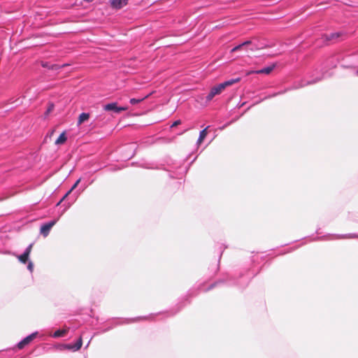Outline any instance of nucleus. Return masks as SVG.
<instances>
[{
  "label": "nucleus",
  "instance_id": "25",
  "mask_svg": "<svg viewBox=\"0 0 358 358\" xmlns=\"http://www.w3.org/2000/svg\"><path fill=\"white\" fill-rule=\"evenodd\" d=\"M357 75H358V71H357Z\"/></svg>",
  "mask_w": 358,
  "mask_h": 358
},
{
  "label": "nucleus",
  "instance_id": "23",
  "mask_svg": "<svg viewBox=\"0 0 358 358\" xmlns=\"http://www.w3.org/2000/svg\"><path fill=\"white\" fill-rule=\"evenodd\" d=\"M355 236L354 234H349L348 235V238H354Z\"/></svg>",
  "mask_w": 358,
  "mask_h": 358
},
{
  "label": "nucleus",
  "instance_id": "17",
  "mask_svg": "<svg viewBox=\"0 0 358 358\" xmlns=\"http://www.w3.org/2000/svg\"><path fill=\"white\" fill-rule=\"evenodd\" d=\"M147 97H148V95L145 96H144V97H143L141 99H134V98H132V99H131L129 100V102H130L131 104L135 105V104L141 103V101H143Z\"/></svg>",
  "mask_w": 358,
  "mask_h": 358
},
{
  "label": "nucleus",
  "instance_id": "2",
  "mask_svg": "<svg viewBox=\"0 0 358 358\" xmlns=\"http://www.w3.org/2000/svg\"><path fill=\"white\" fill-rule=\"evenodd\" d=\"M262 48L261 46L258 45L255 41H246L241 44L235 46L231 49V52H234L239 50H245L246 51H255L256 50Z\"/></svg>",
  "mask_w": 358,
  "mask_h": 358
},
{
  "label": "nucleus",
  "instance_id": "8",
  "mask_svg": "<svg viewBox=\"0 0 358 358\" xmlns=\"http://www.w3.org/2000/svg\"><path fill=\"white\" fill-rule=\"evenodd\" d=\"M129 0H110V4L113 8L120 9L127 5Z\"/></svg>",
  "mask_w": 358,
  "mask_h": 358
},
{
  "label": "nucleus",
  "instance_id": "14",
  "mask_svg": "<svg viewBox=\"0 0 358 358\" xmlns=\"http://www.w3.org/2000/svg\"><path fill=\"white\" fill-rule=\"evenodd\" d=\"M206 130H207V128H205L204 129H203L202 131H200L199 136V138L197 141L198 144H200L203 141V139L206 138V136L207 135Z\"/></svg>",
  "mask_w": 358,
  "mask_h": 358
},
{
  "label": "nucleus",
  "instance_id": "16",
  "mask_svg": "<svg viewBox=\"0 0 358 358\" xmlns=\"http://www.w3.org/2000/svg\"><path fill=\"white\" fill-rule=\"evenodd\" d=\"M66 332H67V330H66V329L57 330L53 334L52 336L55 338L61 337V336H64L66 334Z\"/></svg>",
  "mask_w": 358,
  "mask_h": 358
},
{
  "label": "nucleus",
  "instance_id": "21",
  "mask_svg": "<svg viewBox=\"0 0 358 358\" xmlns=\"http://www.w3.org/2000/svg\"><path fill=\"white\" fill-rule=\"evenodd\" d=\"M181 123L180 120H176L172 124H171V127H176L178 125H179Z\"/></svg>",
  "mask_w": 358,
  "mask_h": 358
},
{
  "label": "nucleus",
  "instance_id": "11",
  "mask_svg": "<svg viewBox=\"0 0 358 358\" xmlns=\"http://www.w3.org/2000/svg\"><path fill=\"white\" fill-rule=\"evenodd\" d=\"M90 117V114L87 113H82L78 117V125H80L83 122L87 120Z\"/></svg>",
  "mask_w": 358,
  "mask_h": 358
},
{
  "label": "nucleus",
  "instance_id": "5",
  "mask_svg": "<svg viewBox=\"0 0 358 358\" xmlns=\"http://www.w3.org/2000/svg\"><path fill=\"white\" fill-rule=\"evenodd\" d=\"M82 344H83L82 338L80 337L79 339L77 341V342L74 345H71V344L61 345L59 346V349L60 350L67 349V350H71L73 351H77L81 348Z\"/></svg>",
  "mask_w": 358,
  "mask_h": 358
},
{
  "label": "nucleus",
  "instance_id": "24",
  "mask_svg": "<svg viewBox=\"0 0 358 358\" xmlns=\"http://www.w3.org/2000/svg\"><path fill=\"white\" fill-rule=\"evenodd\" d=\"M280 94V93L273 94L272 96H269L268 97H272V96H275V95H277V94Z\"/></svg>",
  "mask_w": 358,
  "mask_h": 358
},
{
  "label": "nucleus",
  "instance_id": "9",
  "mask_svg": "<svg viewBox=\"0 0 358 358\" xmlns=\"http://www.w3.org/2000/svg\"><path fill=\"white\" fill-rule=\"evenodd\" d=\"M274 69V65L263 68L262 69L254 71L257 74H269Z\"/></svg>",
  "mask_w": 358,
  "mask_h": 358
},
{
  "label": "nucleus",
  "instance_id": "22",
  "mask_svg": "<svg viewBox=\"0 0 358 358\" xmlns=\"http://www.w3.org/2000/svg\"><path fill=\"white\" fill-rule=\"evenodd\" d=\"M52 109H53V105H50L49 106V108H48L46 113L48 114L50 111H52Z\"/></svg>",
  "mask_w": 358,
  "mask_h": 358
},
{
  "label": "nucleus",
  "instance_id": "19",
  "mask_svg": "<svg viewBox=\"0 0 358 358\" xmlns=\"http://www.w3.org/2000/svg\"><path fill=\"white\" fill-rule=\"evenodd\" d=\"M31 248H32V244H30L27 248L26 250H24V252H23L24 254H25V255H27L28 257L30 255V252H31Z\"/></svg>",
  "mask_w": 358,
  "mask_h": 358
},
{
  "label": "nucleus",
  "instance_id": "15",
  "mask_svg": "<svg viewBox=\"0 0 358 358\" xmlns=\"http://www.w3.org/2000/svg\"><path fill=\"white\" fill-rule=\"evenodd\" d=\"M340 36V34L338 32L331 33L330 34L326 35V39L327 41H332L338 38Z\"/></svg>",
  "mask_w": 358,
  "mask_h": 358
},
{
  "label": "nucleus",
  "instance_id": "20",
  "mask_svg": "<svg viewBox=\"0 0 358 358\" xmlns=\"http://www.w3.org/2000/svg\"><path fill=\"white\" fill-rule=\"evenodd\" d=\"M28 270L31 273L34 270V264L31 262H29L28 266H27Z\"/></svg>",
  "mask_w": 358,
  "mask_h": 358
},
{
  "label": "nucleus",
  "instance_id": "4",
  "mask_svg": "<svg viewBox=\"0 0 358 358\" xmlns=\"http://www.w3.org/2000/svg\"><path fill=\"white\" fill-rule=\"evenodd\" d=\"M58 220H59V218L51 220L48 222H46V223L42 224L41 227V230H40L41 234L43 236L46 237L49 234L50 231L52 229V227L57 223Z\"/></svg>",
  "mask_w": 358,
  "mask_h": 358
},
{
  "label": "nucleus",
  "instance_id": "6",
  "mask_svg": "<svg viewBox=\"0 0 358 358\" xmlns=\"http://www.w3.org/2000/svg\"><path fill=\"white\" fill-rule=\"evenodd\" d=\"M322 78H323V76H321V77L316 78L315 79L310 80H307V81L301 80L299 83H295L294 85V86L292 87V89H298V88L303 87H305L308 85L315 84V83H317L318 81L321 80Z\"/></svg>",
  "mask_w": 358,
  "mask_h": 358
},
{
  "label": "nucleus",
  "instance_id": "1",
  "mask_svg": "<svg viewBox=\"0 0 358 358\" xmlns=\"http://www.w3.org/2000/svg\"><path fill=\"white\" fill-rule=\"evenodd\" d=\"M239 81L240 78L231 79L212 87L210 92L206 96V101H210L215 96L221 94L227 87L232 85Z\"/></svg>",
  "mask_w": 358,
  "mask_h": 358
},
{
  "label": "nucleus",
  "instance_id": "13",
  "mask_svg": "<svg viewBox=\"0 0 358 358\" xmlns=\"http://www.w3.org/2000/svg\"><path fill=\"white\" fill-rule=\"evenodd\" d=\"M80 181V179H78L76 180V182L74 183V185L72 186V187L70 189V190L63 196V198L59 201V202L57 203V206L60 204V203L79 184Z\"/></svg>",
  "mask_w": 358,
  "mask_h": 358
},
{
  "label": "nucleus",
  "instance_id": "10",
  "mask_svg": "<svg viewBox=\"0 0 358 358\" xmlns=\"http://www.w3.org/2000/svg\"><path fill=\"white\" fill-rule=\"evenodd\" d=\"M67 138L66 136V132L64 131L62 132L60 136L58 137V138L55 141V145H62V144H64L66 141Z\"/></svg>",
  "mask_w": 358,
  "mask_h": 358
},
{
  "label": "nucleus",
  "instance_id": "18",
  "mask_svg": "<svg viewBox=\"0 0 358 358\" xmlns=\"http://www.w3.org/2000/svg\"><path fill=\"white\" fill-rule=\"evenodd\" d=\"M16 257L19 259V261L23 264H25L29 258V257L27 255H25V254L24 253L20 255H16Z\"/></svg>",
  "mask_w": 358,
  "mask_h": 358
},
{
  "label": "nucleus",
  "instance_id": "12",
  "mask_svg": "<svg viewBox=\"0 0 358 358\" xmlns=\"http://www.w3.org/2000/svg\"><path fill=\"white\" fill-rule=\"evenodd\" d=\"M80 181V179H78L76 180V182L74 183V185L72 186V187L70 189V190L63 196V198L59 201V202L57 203V206L60 204V203L79 184Z\"/></svg>",
  "mask_w": 358,
  "mask_h": 358
},
{
  "label": "nucleus",
  "instance_id": "3",
  "mask_svg": "<svg viewBox=\"0 0 358 358\" xmlns=\"http://www.w3.org/2000/svg\"><path fill=\"white\" fill-rule=\"evenodd\" d=\"M129 109L128 106H117V103L115 102L109 103L103 106V110L106 111L113 110L116 113H119L122 111H125Z\"/></svg>",
  "mask_w": 358,
  "mask_h": 358
},
{
  "label": "nucleus",
  "instance_id": "7",
  "mask_svg": "<svg viewBox=\"0 0 358 358\" xmlns=\"http://www.w3.org/2000/svg\"><path fill=\"white\" fill-rule=\"evenodd\" d=\"M38 332L35 331L30 335L25 337L17 344V347L19 349H22L25 345H28L34 338L37 336Z\"/></svg>",
  "mask_w": 358,
  "mask_h": 358
}]
</instances>
